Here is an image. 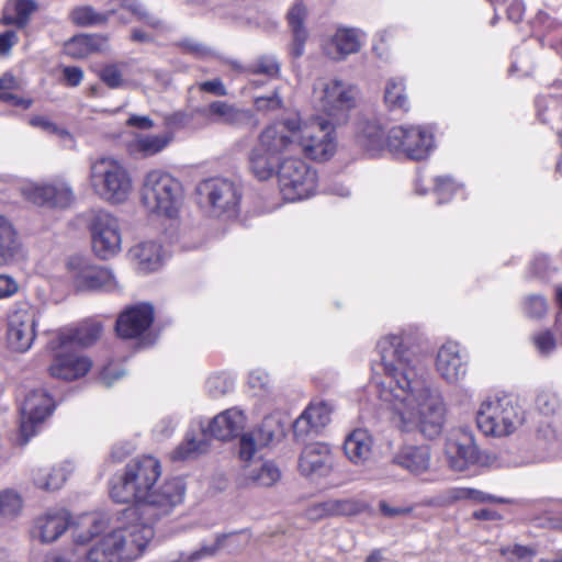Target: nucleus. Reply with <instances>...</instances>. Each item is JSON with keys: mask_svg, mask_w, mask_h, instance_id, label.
Returning <instances> with one entry per match:
<instances>
[{"mask_svg": "<svg viewBox=\"0 0 562 562\" xmlns=\"http://www.w3.org/2000/svg\"><path fill=\"white\" fill-rule=\"evenodd\" d=\"M248 71L252 75H263L269 79L278 78L280 65L272 56H261L249 65Z\"/></svg>", "mask_w": 562, "mask_h": 562, "instance_id": "nucleus-46", "label": "nucleus"}, {"mask_svg": "<svg viewBox=\"0 0 562 562\" xmlns=\"http://www.w3.org/2000/svg\"><path fill=\"white\" fill-rule=\"evenodd\" d=\"M90 232L92 250L100 259L113 258L121 251V227L119 220L112 214L98 212L91 221Z\"/></svg>", "mask_w": 562, "mask_h": 562, "instance_id": "nucleus-15", "label": "nucleus"}, {"mask_svg": "<svg viewBox=\"0 0 562 562\" xmlns=\"http://www.w3.org/2000/svg\"><path fill=\"white\" fill-rule=\"evenodd\" d=\"M330 517L355 516L367 509V504L355 498L328 499Z\"/></svg>", "mask_w": 562, "mask_h": 562, "instance_id": "nucleus-44", "label": "nucleus"}, {"mask_svg": "<svg viewBox=\"0 0 562 562\" xmlns=\"http://www.w3.org/2000/svg\"><path fill=\"white\" fill-rule=\"evenodd\" d=\"M196 191L212 215L231 217L237 214L241 193L235 182L225 178H211L202 181Z\"/></svg>", "mask_w": 562, "mask_h": 562, "instance_id": "nucleus-13", "label": "nucleus"}, {"mask_svg": "<svg viewBox=\"0 0 562 562\" xmlns=\"http://www.w3.org/2000/svg\"><path fill=\"white\" fill-rule=\"evenodd\" d=\"M384 102L391 111L408 110V98L403 79L391 78L387 80L384 89Z\"/></svg>", "mask_w": 562, "mask_h": 562, "instance_id": "nucleus-40", "label": "nucleus"}, {"mask_svg": "<svg viewBox=\"0 0 562 562\" xmlns=\"http://www.w3.org/2000/svg\"><path fill=\"white\" fill-rule=\"evenodd\" d=\"M361 48L360 32L357 29L340 27L325 42L324 53L334 60L344 59Z\"/></svg>", "mask_w": 562, "mask_h": 562, "instance_id": "nucleus-27", "label": "nucleus"}, {"mask_svg": "<svg viewBox=\"0 0 562 562\" xmlns=\"http://www.w3.org/2000/svg\"><path fill=\"white\" fill-rule=\"evenodd\" d=\"M560 396L557 392L543 390L536 398L537 408L544 415L554 414L560 407Z\"/></svg>", "mask_w": 562, "mask_h": 562, "instance_id": "nucleus-48", "label": "nucleus"}, {"mask_svg": "<svg viewBox=\"0 0 562 562\" xmlns=\"http://www.w3.org/2000/svg\"><path fill=\"white\" fill-rule=\"evenodd\" d=\"M436 369L448 383H458L465 376L468 357L463 353L459 344L448 341L439 348Z\"/></svg>", "mask_w": 562, "mask_h": 562, "instance_id": "nucleus-23", "label": "nucleus"}, {"mask_svg": "<svg viewBox=\"0 0 562 562\" xmlns=\"http://www.w3.org/2000/svg\"><path fill=\"white\" fill-rule=\"evenodd\" d=\"M295 128L297 117H289L268 125L259 134L249 156L250 169L259 180L271 178L276 161L296 147Z\"/></svg>", "mask_w": 562, "mask_h": 562, "instance_id": "nucleus-4", "label": "nucleus"}, {"mask_svg": "<svg viewBox=\"0 0 562 562\" xmlns=\"http://www.w3.org/2000/svg\"><path fill=\"white\" fill-rule=\"evenodd\" d=\"M22 195L33 204L46 207L65 209L74 201L70 186L60 179L50 182H27L21 187Z\"/></svg>", "mask_w": 562, "mask_h": 562, "instance_id": "nucleus-18", "label": "nucleus"}, {"mask_svg": "<svg viewBox=\"0 0 562 562\" xmlns=\"http://www.w3.org/2000/svg\"><path fill=\"white\" fill-rule=\"evenodd\" d=\"M306 9L302 2H296L288 13L289 25L292 30L294 43L292 54L300 57L303 54L304 43L307 38V32L304 27Z\"/></svg>", "mask_w": 562, "mask_h": 562, "instance_id": "nucleus-36", "label": "nucleus"}, {"mask_svg": "<svg viewBox=\"0 0 562 562\" xmlns=\"http://www.w3.org/2000/svg\"><path fill=\"white\" fill-rule=\"evenodd\" d=\"M89 182L101 200L113 204L125 202L133 191L130 170L113 156H101L91 161Z\"/></svg>", "mask_w": 562, "mask_h": 562, "instance_id": "nucleus-6", "label": "nucleus"}, {"mask_svg": "<svg viewBox=\"0 0 562 562\" xmlns=\"http://www.w3.org/2000/svg\"><path fill=\"white\" fill-rule=\"evenodd\" d=\"M40 310L26 300L16 301L7 316V344L15 352H26L36 338Z\"/></svg>", "mask_w": 562, "mask_h": 562, "instance_id": "nucleus-11", "label": "nucleus"}, {"mask_svg": "<svg viewBox=\"0 0 562 562\" xmlns=\"http://www.w3.org/2000/svg\"><path fill=\"white\" fill-rule=\"evenodd\" d=\"M393 461L413 474L425 473L430 468V448L426 445L405 446L394 456Z\"/></svg>", "mask_w": 562, "mask_h": 562, "instance_id": "nucleus-28", "label": "nucleus"}, {"mask_svg": "<svg viewBox=\"0 0 562 562\" xmlns=\"http://www.w3.org/2000/svg\"><path fill=\"white\" fill-rule=\"evenodd\" d=\"M359 97L358 88L342 80L329 79L319 82L314 89L318 108L327 115L342 119L353 109Z\"/></svg>", "mask_w": 562, "mask_h": 562, "instance_id": "nucleus-14", "label": "nucleus"}, {"mask_svg": "<svg viewBox=\"0 0 562 562\" xmlns=\"http://www.w3.org/2000/svg\"><path fill=\"white\" fill-rule=\"evenodd\" d=\"M20 290L19 282L10 274H0V300L15 295Z\"/></svg>", "mask_w": 562, "mask_h": 562, "instance_id": "nucleus-58", "label": "nucleus"}, {"mask_svg": "<svg viewBox=\"0 0 562 562\" xmlns=\"http://www.w3.org/2000/svg\"><path fill=\"white\" fill-rule=\"evenodd\" d=\"M233 387V381L223 373H215L207 378L205 390L210 396L217 398L228 393Z\"/></svg>", "mask_w": 562, "mask_h": 562, "instance_id": "nucleus-47", "label": "nucleus"}, {"mask_svg": "<svg viewBox=\"0 0 562 562\" xmlns=\"http://www.w3.org/2000/svg\"><path fill=\"white\" fill-rule=\"evenodd\" d=\"M379 508H380V512L382 513V515L387 518H396V517H401V516H406L413 512V507H411V506L394 507V506H391L385 501H381L379 503Z\"/></svg>", "mask_w": 562, "mask_h": 562, "instance_id": "nucleus-64", "label": "nucleus"}, {"mask_svg": "<svg viewBox=\"0 0 562 562\" xmlns=\"http://www.w3.org/2000/svg\"><path fill=\"white\" fill-rule=\"evenodd\" d=\"M36 10L37 4L34 0H9L5 4L2 20L5 24L23 27Z\"/></svg>", "mask_w": 562, "mask_h": 562, "instance_id": "nucleus-37", "label": "nucleus"}, {"mask_svg": "<svg viewBox=\"0 0 562 562\" xmlns=\"http://www.w3.org/2000/svg\"><path fill=\"white\" fill-rule=\"evenodd\" d=\"M548 311L547 301L540 295H530L525 302V312L530 317H542Z\"/></svg>", "mask_w": 562, "mask_h": 562, "instance_id": "nucleus-53", "label": "nucleus"}, {"mask_svg": "<svg viewBox=\"0 0 562 562\" xmlns=\"http://www.w3.org/2000/svg\"><path fill=\"white\" fill-rule=\"evenodd\" d=\"M142 201L149 212L172 217L181 202V184L168 172L151 170L144 178Z\"/></svg>", "mask_w": 562, "mask_h": 562, "instance_id": "nucleus-8", "label": "nucleus"}, {"mask_svg": "<svg viewBox=\"0 0 562 562\" xmlns=\"http://www.w3.org/2000/svg\"><path fill=\"white\" fill-rule=\"evenodd\" d=\"M30 124L33 127L41 128L48 134H57L60 137H70V134L68 131L59 128L55 123H53L46 116H42V115L33 116L30 120Z\"/></svg>", "mask_w": 562, "mask_h": 562, "instance_id": "nucleus-56", "label": "nucleus"}, {"mask_svg": "<svg viewBox=\"0 0 562 562\" xmlns=\"http://www.w3.org/2000/svg\"><path fill=\"white\" fill-rule=\"evenodd\" d=\"M331 407L325 402H312L293 423L296 440L317 436L330 423Z\"/></svg>", "mask_w": 562, "mask_h": 562, "instance_id": "nucleus-22", "label": "nucleus"}, {"mask_svg": "<svg viewBox=\"0 0 562 562\" xmlns=\"http://www.w3.org/2000/svg\"><path fill=\"white\" fill-rule=\"evenodd\" d=\"M280 476V470L272 462H262L258 467L245 470L244 484L268 487L273 485Z\"/></svg>", "mask_w": 562, "mask_h": 562, "instance_id": "nucleus-38", "label": "nucleus"}, {"mask_svg": "<svg viewBox=\"0 0 562 562\" xmlns=\"http://www.w3.org/2000/svg\"><path fill=\"white\" fill-rule=\"evenodd\" d=\"M120 1L121 5L135 14L138 20L145 21L148 25L155 29L162 26V22L159 19L148 14L142 4L132 0Z\"/></svg>", "mask_w": 562, "mask_h": 562, "instance_id": "nucleus-50", "label": "nucleus"}, {"mask_svg": "<svg viewBox=\"0 0 562 562\" xmlns=\"http://www.w3.org/2000/svg\"><path fill=\"white\" fill-rule=\"evenodd\" d=\"M178 425V418L176 416H165L158 420L154 427V435L157 439L169 438Z\"/></svg>", "mask_w": 562, "mask_h": 562, "instance_id": "nucleus-55", "label": "nucleus"}, {"mask_svg": "<svg viewBox=\"0 0 562 562\" xmlns=\"http://www.w3.org/2000/svg\"><path fill=\"white\" fill-rule=\"evenodd\" d=\"M445 454L454 471H464L474 464L487 465V457L482 456L472 432L467 429H456L448 435Z\"/></svg>", "mask_w": 562, "mask_h": 562, "instance_id": "nucleus-16", "label": "nucleus"}, {"mask_svg": "<svg viewBox=\"0 0 562 562\" xmlns=\"http://www.w3.org/2000/svg\"><path fill=\"white\" fill-rule=\"evenodd\" d=\"M172 140L170 133L161 135L135 134L127 144V149L132 155L150 157L162 151Z\"/></svg>", "mask_w": 562, "mask_h": 562, "instance_id": "nucleus-34", "label": "nucleus"}, {"mask_svg": "<svg viewBox=\"0 0 562 562\" xmlns=\"http://www.w3.org/2000/svg\"><path fill=\"white\" fill-rule=\"evenodd\" d=\"M68 271L74 284L79 291H113L116 289V281L108 269L92 266L81 257L69 259Z\"/></svg>", "mask_w": 562, "mask_h": 562, "instance_id": "nucleus-17", "label": "nucleus"}, {"mask_svg": "<svg viewBox=\"0 0 562 562\" xmlns=\"http://www.w3.org/2000/svg\"><path fill=\"white\" fill-rule=\"evenodd\" d=\"M434 146L432 134L419 125L394 126L386 134V148L412 160L428 158Z\"/></svg>", "mask_w": 562, "mask_h": 562, "instance_id": "nucleus-12", "label": "nucleus"}, {"mask_svg": "<svg viewBox=\"0 0 562 562\" xmlns=\"http://www.w3.org/2000/svg\"><path fill=\"white\" fill-rule=\"evenodd\" d=\"M525 422V412L517 397L503 395L488 397L476 413L477 428L492 437H506L515 432Z\"/></svg>", "mask_w": 562, "mask_h": 562, "instance_id": "nucleus-7", "label": "nucleus"}, {"mask_svg": "<svg viewBox=\"0 0 562 562\" xmlns=\"http://www.w3.org/2000/svg\"><path fill=\"white\" fill-rule=\"evenodd\" d=\"M102 334V326L94 321H88L81 324L76 329H67L58 333L57 340L60 341L61 347L74 345L88 347L94 344Z\"/></svg>", "mask_w": 562, "mask_h": 562, "instance_id": "nucleus-31", "label": "nucleus"}, {"mask_svg": "<svg viewBox=\"0 0 562 562\" xmlns=\"http://www.w3.org/2000/svg\"><path fill=\"white\" fill-rule=\"evenodd\" d=\"M297 469L302 476L311 481H319L334 471L335 456L327 443L312 442L302 449Z\"/></svg>", "mask_w": 562, "mask_h": 562, "instance_id": "nucleus-20", "label": "nucleus"}, {"mask_svg": "<svg viewBox=\"0 0 562 562\" xmlns=\"http://www.w3.org/2000/svg\"><path fill=\"white\" fill-rule=\"evenodd\" d=\"M100 78L111 89H117L124 85L123 71L115 64L103 67L100 71Z\"/></svg>", "mask_w": 562, "mask_h": 562, "instance_id": "nucleus-52", "label": "nucleus"}, {"mask_svg": "<svg viewBox=\"0 0 562 562\" xmlns=\"http://www.w3.org/2000/svg\"><path fill=\"white\" fill-rule=\"evenodd\" d=\"M282 429L279 422L273 417H266L259 427L251 431L260 446H268L273 439L281 434Z\"/></svg>", "mask_w": 562, "mask_h": 562, "instance_id": "nucleus-45", "label": "nucleus"}, {"mask_svg": "<svg viewBox=\"0 0 562 562\" xmlns=\"http://www.w3.org/2000/svg\"><path fill=\"white\" fill-rule=\"evenodd\" d=\"M192 121V114L178 111L165 117V123L170 128H182L190 124Z\"/></svg>", "mask_w": 562, "mask_h": 562, "instance_id": "nucleus-60", "label": "nucleus"}, {"mask_svg": "<svg viewBox=\"0 0 562 562\" xmlns=\"http://www.w3.org/2000/svg\"><path fill=\"white\" fill-rule=\"evenodd\" d=\"M468 499L474 501L476 503H499L506 504L509 503V499L497 497L482 491L468 487Z\"/></svg>", "mask_w": 562, "mask_h": 562, "instance_id": "nucleus-62", "label": "nucleus"}, {"mask_svg": "<svg viewBox=\"0 0 562 562\" xmlns=\"http://www.w3.org/2000/svg\"><path fill=\"white\" fill-rule=\"evenodd\" d=\"M532 339L537 350L543 356L551 353L555 348V339L549 330L536 334Z\"/></svg>", "mask_w": 562, "mask_h": 562, "instance_id": "nucleus-57", "label": "nucleus"}, {"mask_svg": "<svg viewBox=\"0 0 562 562\" xmlns=\"http://www.w3.org/2000/svg\"><path fill=\"white\" fill-rule=\"evenodd\" d=\"M55 404L44 390L30 392L21 405L20 432L23 442H27L36 434L37 427L52 415Z\"/></svg>", "mask_w": 562, "mask_h": 562, "instance_id": "nucleus-19", "label": "nucleus"}, {"mask_svg": "<svg viewBox=\"0 0 562 562\" xmlns=\"http://www.w3.org/2000/svg\"><path fill=\"white\" fill-rule=\"evenodd\" d=\"M279 190L284 200L290 202L307 199L317 187L316 171L299 157L282 158L274 169Z\"/></svg>", "mask_w": 562, "mask_h": 562, "instance_id": "nucleus-10", "label": "nucleus"}, {"mask_svg": "<svg viewBox=\"0 0 562 562\" xmlns=\"http://www.w3.org/2000/svg\"><path fill=\"white\" fill-rule=\"evenodd\" d=\"M198 88L202 92H207L216 97L227 95V89L220 78L200 82Z\"/></svg>", "mask_w": 562, "mask_h": 562, "instance_id": "nucleus-59", "label": "nucleus"}, {"mask_svg": "<svg viewBox=\"0 0 562 562\" xmlns=\"http://www.w3.org/2000/svg\"><path fill=\"white\" fill-rule=\"evenodd\" d=\"M161 475L160 462L144 456L131 460L122 475L112 480L110 496L116 503H137L142 514L148 518H162L182 504L186 486L182 480L171 479L156 486Z\"/></svg>", "mask_w": 562, "mask_h": 562, "instance_id": "nucleus-2", "label": "nucleus"}, {"mask_svg": "<svg viewBox=\"0 0 562 562\" xmlns=\"http://www.w3.org/2000/svg\"><path fill=\"white\" fill-rule=\"evenodd\" d=\"M246 417L243 411L233 407L216 415L209 424L207 428L200 426L199 434L188 432L186 439L172 452L173 460H187L204 453L210 448V438L218 440H228L244 429Z\"/></svg>", "mask_w": 562, "mask_h": 562, "instance_id": "nucleus-5", "label": "nucleus"}, {"mask_svg": "<svg viewBox=\"0 0 562 562\" xmlns=\"http://www.w3.org/2000/svg\"><path fill=\"white\" fill-rule=\"evenodd\" d=\"M9 249V254L18 259L23 256L22 246L12 224L0 214V250Z\"/></svg>", "mask_w": 562, "mask_h": 562, "instance_id": "nucleus-43", "label": "nucleus"}, {"mask_svg": "<svg viewBox=\"0 0 562 562\" xmlns=\"http://www.w3.org/2000/svg\"><path fill=\"white\" fill-rule=\"evenodd\" d=\"M248 384L254 390L266 391L269 387L270 379L265 371L254 370L249 374Z\"/></svg>", "mask_w": 562, "mask_h": 562, "instance_id": "nucleus-63", "label": "nucleus"}, {"mask_svg": "<svg viewBox=\"0 0 562 562\" xmlns=\"http://www.w3.org/2000/svg\"><path fill=\"white\" fill-rule=\"evenodd\" d=\"M113 11L101 13L91 5H81L72 9L69 13V20L78 26H97L108 22Z\"/></svg>", "mask_w": 562, "mask_h": 562, "instance_id": "nucleus-41", "label": "nucleus"}, {"mask_svg": "<svg viewBox=\"0 0 562 562\" xmlns=\"http://www.w3.org/2000/svg\"><path fill=\"white\" fill-rule=\"evenodd\" d=\"M109 526V518L104 514H83L71 525L74 540L78 543L90 541L101 535Z\"/></svg>", "mask_w": 562, "mask_h": 562, "instance_id": "nucleus-29", "label": "nucleus"}, {"mask_svg": "<svg viewBox=\"0 0 562 562\" xmlns=\"http://www.w3.org/2000/svg\"><path fill=\"white\" fill-rule=\"evenodd\" d=\"M195 112L210 123L220 125L238 127L252 121V113L249 110L222 100L212 101L210 104L196 109Z\"/></svg>", "mask_w": 562, "mask_h": 562, "instance_id": "nucleus-24", "label": "nucleus"}, {"mask_svg": "<svg viewBox=\"0 0 562 562\" xmlns=\"http://www.w3.org/2000/svg\"><path fill=\"white\" fill-rule=\"evenodd\" d=\"M154 321V310L149 304H139L127 308L116 321V333L123 338L142 335Z\"/></svg>", "mask_w": 562, "mask_h": 562, "instance_id": "nucleus-25", "label": "nucleus"}, {"mask_svg": "<svg viewBox=\"0 0 562 562\" xmlns=\"http://www.w3.org/2000/svg\"><path fill=\"white\" fill-rule=\"evenodd\" d=\"M376 347L386 374V381L378 385V395L390 404L396 427L406 432L418 430L429 439L437 437L446 407L441 395L424 379L418 358L402 335H386Z\"/></svg>", "mask_w": 562, "mask_h": 562, "instance_id": "nucleus-1", "label": "nucleus"}, {"mask_svg": "<svg viewBox=\"0 0 562 562\" xmlns=\"http://www.w3.org/2000/svg\"><path fill=\"white\" fill-rule=\"evenodd\" d=\"M72 471V464L65 462L56 467H40L33 470L34 484L44 491H55L60 488L67 475Z\"/></svg>", "mask_w": 562, "mask_h": 562, "instance_id": "nucleus-33", "label": "nucleus"}, {"mask_svg": "<svg viewBox=\"0 0 562 562\" xmlns=\"http://www.w3.org/2000/svg\"><path fill=\"white\" fill-rule=\"evenodd\" d=\"M259 448H262V446L259 445L255 435H251V432L244 434L239 440L240 459L250 460Z\"/></svg>", "mask_w": 562, "mask_h": 562, "instance_id": "nucleus-54", "label": "nucleus"}, {"mask_svg": "<svg viewBox=\"0 0 562 562\" xmlns=\"http://www.w3.org/2000/svg\"><path fill=\"white\" fill-rule=\"evenodd\" d=\"M457 189V183L448 176H440L435 179V192L438 195L439 204L449 201Z\"/></svg>", "mask_w": 562, "mask_h": 562, "instance_id": "nucleus-51", "label": "nucleus"}, {"mask_svg": "<svg viewBox=\"0 0 562 562\" xmlns=\"http://www.w3.org/2000/svg\"><path fill=\"white\" fill-rule=\"evenodd\" d=\"M138 508H126L120 526L102 536L87 552L83 562H134L155 536L154 522Z\"/></svg>", "mask_w": 562, "mask_h": 562, "instance_id": "nucleus-3", "label": "nucleus"}, {"mask_svg": "<svg viewBox=\"0 0 562 562\" xmlns=\"http://www.w3.org/2000/svg\"><path fill=\"white\" fill-rule=\"evenodd\" d=\"M373 438L366 429H355L345 440L347 458L355 464H363L371 458Z\"/></svg>", "mask_w": 562, "mask_h": 562, "instance_id": "nucleus-30", "label": "nucleus"}, {"mask_svg": "<svg viewBox=\"0 0 562 562\" xmlns=\"http://www.w3.org/2000/svg\"><path fill=\"white\" fill-rule=\"evenodd\" d=\"M295 140L301 151L316 161L328 160L337 149L335 126L323 117H313L307 121L297 117Z\"/></svg>", "mask_w": 562, "mask_h": 562, "instance_id": "nucleus-9", "label": "nucleus"}, {"mask_svg": "<svg viewBox=\"0 0 562 562\" xmlns=\"http://www.w3.org/2000/svg\"><path fill=\"white\" fill-rule=\"evenodd\" d=\"M91 367L92 362L89 358L71 350L70 345L63 348L60 341H58V347L48 371L53 378L72 381L86 375Z\"/></svg>", "mask_w": 562, "mask_h": 562, "instance_id": "nucleus-21", "label": "nucleus"}, {"mask_svg": "<svg viewBox=\"0 0 562 562\" xmlns=\"http://www.w3.org/2000/svg\"><path fill=\"white\" fill-rule=\"evenodd\" d=\"M357 140L371 154H375L386 147V136L374 120H362L358 124Z\"/></svg>", "mask_w": 562, "mask_h": 562, "instance_id": "nucleus-35", "label": "nucleus"}, {"mask_svg": "<svg viewBox=\"0 0 562 562\" xmlns=\"http://www.w3.org/2000/svg\"><path fill=\"white\" fill-rule=\"evenodd\" d=\"M328 506H329L328 499L321 502V503L312 504L311 506H308L306 508L305 515L308 519L315 520V521L324 519V518H328V517H330Z\"/></svg>", "mask_w": 562, "mask_h": 562, "instance_id": "nucleus-61", "label": "nucleus"}, {"mask_svg": "<svg viewBox=\"0 0 562 562\" xmlns=\"http://www.w3.org/2000/svg\"><path fill=\"white\" fill-rule=\"evenodd\" d=\"M128 254L138 270L144 273L155 271L161 266V247L154 241L139 243L132 247Z\"/></svg>", "mask_w": 562, "mask_h": 562, "instance_id": "nucleus-32", "label": "nucleus"}, {"mask_svg": "<svg viewBox=\"0 0 562 562\" xmlns=\"http://www.w3.org/2000/svg\"><path fill=\"white\" fill-rule=\"evenodd\" d=\"M23 509V498L13 488L0 491V519L11 521L20 516Z\"/></svg>", "mask_w": 562, "mask_h": 562, "instance_id": "nucleus-42", "label": "nucleus"}, {"mask_svg": "<svg viewBox=\"0 0 562 562\" xmlns=\"http://www.w3.org/2000/svg\"><path fill=\"white\" fill-rule=\"evenodd\" d=\"M254 106L258 112L270 113L280 110L283 106V100L280 97L279 89L276 88L270 95L256 97Z\"/></svg>", "mask_w": 562, "mask_h": 562, "instance_id": "nucleus-49", "label": "nucleus"}, {"mask_svg": "<svg viewBox=\"0 0 562 562\" xmlns=\"http://www.w3.org/2000/svg\"><path fill=\"white\" fill-rule=\"evenodd\" d=\"M70 526L66 512H53L35 518L30 530L32 540L42 544L56 541Z\"/></svg>", "mask_w": 562, "mask_h": 562, "instance_id": "nucleus-26", "label": "nucleus"}, {"mask_svg": "<svg viewBox=\"0 0 562 562\" xmlns=\"http://www.w3.org/2000/svg\"><path fill=\"white\" fill-rule=\"evenodd\" d=\"M104 40L93 35L74 36L65 43L64 50L74 58H85L91 53L100 49Z\"/></svg>", "mask_w": 562, "mask_h": 562, "instance_id": "nucleus-39", "label": "nucleus"}]
</instances>
